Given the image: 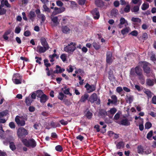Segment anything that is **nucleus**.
Masks as SVG:
<instances>
[{
  "label": "nucleus",
  "instance_id": "obj_48",
  "mask_svg": "<svg viewBox=\"0 0 156 156\" xmlns=\"http://www.w3.org/2000/svg\"><path fill=\"white\" fill-rule=\"evenodd\" d=\"M55 149L57 151L61 152L63 150V148L61 146L58 145L56 146L55 147Z\"/></svg>",
  "mask_w": 156,
  "mask_h": 156
},
{
  "label": "nucleus",
  "instance_id": "obj_28",
  "mask_svg": "<svg viewBox=\"0 0 156 156\" xmlns=\"http://www.w3.org/2000/svg\"><path fill=\"white\" fill-rule=\"evenodd\" d=\"M11 32V31L10 30H8L5 32L3 36V38L5 40H8V37L7 36V35L10 34Z\"/></svg>",
  "mask_w": 156,
  "mask_h": 156
},
{
  "label": "nucleus",
  "instance_id": "obj_10",
  "mask_svg": "<svg viewBox=\"0 0 156 156\" xmlns=\"http://www.w3.org/2000/svg\"><path fill=\"white\" fill-rule=\"evenodd\" d=\"M49 49V48L45 46H41L39 45L37 47L36 51L40 53H43L45 52Z\"/></svg>",
  "mask_w": 156,
  "mask_h": 156
},
{
  "label": "nucleus",
  "instance_id": "obj_54",
  "mask_svg": "<svg viewBox=\"0 0 156 156\" xmlns=\"http://www.w3.org/2000/svg\"><path fill=\"white\" fill-rule=\"evenodd\" d=\"M23 35L26 37H29L31 35V33L29 30H27L24 32Z\"/></svg>",
  "mask_w": 156,
  "mask_h": 156
},
{
  "label": "nucleus",
  "instance_id": "obj_3",
  "mask_svg": "<svg viewBox=\"0 0 156 156\" xmlns=\"http://www.w3.org/2000/svg\"><path fill=\"white\" fill-rule=\"evenodd\" d=\"M28 134V131L23 127H20L17 129L16 134L19 138L23 139Z\"/></svg>",
  "mask_w": 156,
  "mask_h": 156
},
{
  "label": "nucleus",
  "instance_id": "obj_51",
  "mask_svg": "<svg viewBox=\"0 0 156 156\" xmlns=\"http://www.w3.org/2000/svg\"><path fill=\"white\" fill-rule=\"evenodd\" d=\"M43 7L44 9V11L45 12H50V9L49 8H48L45 4H44L43 5Z\"/></svg>",
  "mask_w": 156,
  "mask_h": 156
},
{
  "label": "nucleus",
  "instance_id": "obj_45",
  "mask_svg": "<svg viewBox=\"0 0 156 156\" xmlns=\"http://www.w3.org/2000/svg\"><path fill=\"white\" fill-rule=\"evenodd\" d=\"M4 2L5 5L8 7H10V5L9 3L8 2L7 0H5V1L4 0H2L1 1V4L2 5H4Z\"/></svg>",
  "mask_w": 156,
  "mask_h": 156
},
{
  "label": "nucleus",
  "instance_id": "obj_36",
  "mask_svg": "<svg viewBox=\"0 0 156 156\" xmlns=\"http://www.w3.org/2000/svg\"><path fill=\"white\" fill-rule=\"evenodd\" d=\"M146 84L148 86H152L154 84V83L152 80L149 79H147Z\"/></svg>",
  "mask_w": 156,
  "mask_h": 156
},
{
  "label": "nucleus",
  "instance_id": "obj_37",
  "mask_svg": "<svg viewBox=\"0 0 156 156\" xmlns=\"http://www.w3.org/2000/svg\"><path fill=\"white\" fill-rule=\"evenodd\" d=\"M124 143L123 141H120L117 144L116 147L118 149H120L124 147Z\"/></svg>",
  "mask_w": 156,
  "mask_h": 156
},
{
  "label": "nucleus",
  "instance_id": "obj_12",
  "mask_svg": "<svg viewBox=\"0 0 156 156\" xmlns=\"http://www.w3.org/2000/svg\"><path fill=\"white\" fill-rule=\"evenodd\" d=\"M47 38H45L44 37H42L40 39V41L42 46H45L46 47L49 48L50 47L47 41Z\"/></svg>",
  "mask_w": 156,
  "mask_h": 156
},
{
  "label": "nucleus",
  "instance_id": "obj_62",
  "mask_svg": "<svg viewBox=\"0 0 156 156\" xmlns=\"http://www.w3.org/2000/svg\"><path fill=\"white\" fill-rule=\"evenodd\" d=\"M21 31V28L19 27H16L15 30V33L18 34H19Z\"/></svg>",
  "mask_w": 156,
  "mask_h": 156
},
{
  "label": "nucleus",
  "instance_id": "obj_16",
  "mask_svg": "<svg viewBox=\"0 0 156 156\" xmlns=\"http://www.w3.org/2000/svg\"><path fill=\"white\" fill-rule=\"evenodd\" d=\"M126 23V25H128V22L124 18L121 17L120 19V23L118 25V27L119 28H121L122 27V25L124 24L125 23Z\"/></svg>",
  "mask_w": 156,
  "mask_h": 156
},
{
  "label": "nucleus",
  "instance_id": "obj_42",
  "mask_svg": "<svg viewBox=\"0 0 156 156\" xmlns=\"http://www.w3.org/2000/svg\"><path fill=\"white\" fill-rule=\"evenodd\" d=\"M9 147L12 151H14L16 149L15 145L13 142H11L9 143Z\"/></svg>",
  "mask_w": 156,
  "mask_h": 156
},
{
  "label": "nucleus",
  "instance_id": "obj_39",
  "mask_svg": "<svg viewBox=\"0 0 156 156\" xmlns=\"http://www.w3.org/2000/svg\"><path fill=\"white\" fill-rule=\"evenodd\" d=\"M137 152L139 154H142L144 153L143 147L142 146H138L137 147Z\"/></svg>",
  "mask_w": 156,
  "mask_h": 156
},
{
  "label": "nucleus",
  "instance_id": "obj_23",
  "mask_svg": "<svg viewBox=\"0 0 156 156\" xmlns=\"http://www.w3.org/2000/svg\"><path fill=\"white\" fill-rule=\"evenodd\" d=\"M96 5L98 7H102L104 5V3L101 0H96L95 1Z\"/></svg>",
  "mask_w": 156,
  "mask_h": 156
},
{
  "label": "nucleus",
  "instance_id": "obj_43",
  "mask_svg": "<svg viewBox=\"0 0 156 156\" xmlns=\"http://www.w3.org/2000/svg\"><path fill=\"white\" fill-rule=\"evenodd\" d=\"M129 32V30L128 27H126L125 28H124L121 31V33L123 35L128 33Z\"/></svg>",
  "mask_w": 156,
  "mask_h": 156
},
{
  "label": "nucleus",
  "instance_id": "obj_34",
  "mask_svg": "<svg viewBox=\"0 0 156 156\" xmlns=\"http://www.w3.org/2000/svg\"><path fill=\"white\" fill-rule=\"evenodd\" d=\"M50 126L53 128H55L57 127H60L61 126L60 124L58 123H56L53 122H52L50 123Z\"/></svg>",
  "mask_w": 156,
  "mask_h": 156
},
{
  "label": "nucleus",
  "instance_id": "obj_32",
  "mask_svg": "<svg viewBox=\"0 0 156 156\" xmlns=\"http://www.w3.org/2000/svg\"><path fill=\"white\" fill-rule=\"evenodd\" d=\"M142 1L141 0H132L131 2L136 5H140Z\"/></svg>",
  "mask_w": 156,
  "mask_h": 156
},
{
  "label": "nucleus",
  "instance_id": "obj_27",
  "mask_svg": "<svg viewBox=\"0 0 156 156\" xmlns=\"http://www.w3.org/2000/svg\"><path fill=\"white\" fill-rule=\"evenodd\" d=\"M62 32L65 34H67L69 33L70 30V29L67 26H63L62 27Z\"/></svg>",
  "mask_w": 156,
  "mask_h": 156
},
{
  "label": "nucleus",
  "instance_id": "obj_52",
  "mask_svg": "<svg viewBox=\"0 0 156 156\" xmlns=\"http://www.w3.org/2000/svg\"><path fill=\"white\" fill-rule=\"evenodd\" d=\"M92 115L93 114L91 112H90L89 111H88L87 112L86 114V116L88 119H90L92 117Z\"/></svg>",
  "mask_w": 156,
  "mask_h": 156
},
{
  "label": "nucleus",
  "instance_id": "obj_60",
  "mask_svg": "<svg viewBox=\"0 0 156 156\" xmlns=\"http://www.w3.org/2000/svg\"><path fill=\"white\" fill-rule=\"evenodd\" d=\"M144 93L147 95L149 98H151L152 97L151 93L150 90H146Z\"/></svg>",
  "mask_w": 156,
  "mask_h": 156
},
{
  "label": "nucleus",
  "instance_id": "obj_19",
  "mask_svg": "<svg viewBox=\"0 0 156 156\" xmlns=\"http://www.w3.org/2000/svg\"><path fill=\"white\" fill-rule=\"evenodd\" d=\"M131 20L133 22L132 23L134 25H136L137 23H140L141 22V19L139 18L133 17L131 18Z\"/></svg>",
  "mask_w": 156,
  "mask_h": 156
},
{
  "label": "nucleus",
  "instance_id": "obj_11",
  "mask_svg": "<svg viewBox=\"0 0 156 156\" xmlns=\"http://www.w3.org/2000/svg\"><path fill=\"white\" fill-rule=\"evenodd\" d=\"M85 87L89 93L93 92L95 90V87L94 85H90L88 83L86 84Z\"/></svg>",
  "mask_w": 156,
  "mask_h": 156
},
{
  "label": "nucleus",
  "instance_id": "obj_5",
  "mask_svg": "<svg viewBox=\"0 0 156 156\" xmlns=\"http://www.w3.org/2000/svg\"><path fill=\"white\" fill-rule=\"evenodd\" d=\"M88 101L93 104L95 101L97 105H99L101 103V100L100 98H98L97 95L95 93H94L91 94L89 98Z\"/></svg>",
  "mask_w": 156,
  "mask_h": 156
},
{
  "label": "nucleus",
  "instance_id": "obj_53",
  "mask_svg": "<svg viewBox=\"0 0 156 156\" xmlns=\"http://www.w3.org/2000/svg\"><path fill=\"white\" fill-rule=\"evenodd\" d=\"M45 66L46 67H50L51 66L50 63H48V60L47 59H44V60Z\"/></svg>",
  "mask_w": 156,
  "mask_h": 156
},
{
  "label": "nucleus",
  "instance_id": "obj_9",
  "mask_svg": "<svg viewBox=\"0 0 156 156\" xmlns=\"http://www.w3.org/2000/svg\"><path fill=\"white\" fill-rule=\"evenodd\" d=\"M93 18L95 20H98L100 17L99 12L98 8H95L91 11Z\"/></svg>",
  "mask_w": 156,
  "mask_h": 156
},
{
  "label": "nucleus",
  "instance_id": "obj_47",
  "mask_svg": "<svg viewBox=\"0 0 156 156\" xmlns=\"http://www.w3.org/2000/svg\"><path fill=\"white\" fill-rule=\"evenodd\" d=\"M152 126V124L150 122H147L145 125V127L146 129H149Z\"/></svg>",
  "mask_w": 156,
  "mask_h": 156
},
{
  "label": "nucleus",
  "instance_id": "obj_22",
  "mask_svg": "<svg viewBox=\"0 0 156 156\" xmlns=\"http://www.w3.org/2000/svg\"><path fill=\"white\" fill-rule=\"evenodd\" d=\"M120 124L122 125L125 126H128L130 125V122L126 119H122L120 122Z\"/></svg>",
  "mask_w": 156,
  "mask_h": 156
},
{
  "label": "nucleus",
  "instance_id": "obj_26",
  "mask_svg": "<svg viewBox=\"0 0 156 156\" xmlns=\"http://www.w3.org/2000/svg\"><path fill=\"white\" fill-rule=\"evenodd\" d=\"M92 44L93 47L96 50H98L99 49L101 48V45L98 42H93Z\"/></svg>",
  "mask_w": 156,
  "mask_h": 156
},
{
  "label": "nucleus",
  "instance_id": "obj_56",
  "mask_svg": "<svg viewBox=\"0 0 156 156\" xmlns=\"http://www.w3.org/2000/svg\"><path fill=\"white\" fill-rule=\"evenodd\" d=\"M120 2L121 5H126L129 4V2H126L125 0H120Z\"/></svg>",
  "mask_w": 156,
  "mask_h": 156
},
{
  "label": "nucleus",
  "instance_id": "obj_29",
  "mask_svg": "<svg viewBox=\"0 0 156 156\" xmlns=\"http://www.w3.org/2000/svg\"><path fill=\"white\" fill-rule=\"evenodd\" d=\"M149 6V5L148 3L144 2L142 5L141 8L143 10L145 11L148 9Z\"/></svg>",
  "mask_w": 156,
  "mask_h": 156
},
{
  "label": "nucleus",
  "instance_id": "obj_7",
  "mask_svg": "<svg viewBox=\"0 0 156 156\" xmlns=\"http://www.w3.org/2000/svg\"><path fill=\"white\" fill-rule=\"evenodd\" d=\"M141 63H142V66L144 73L147 74H150L151 70L149 63L145 61L141 62Z\"/></svg>",
  "mask_w": 156,
  "mask_h": 156
},
{
  "label": "nucleus",
  "instance_id": "obj_55",
  "mask_svg": "<svg viewBox=\"0 0 156 156\" xmlns=\"http://www.w3.org/2000/svg\"><path fill=\"white\" fill-rule=\"evenodd\" d=\"M35 59H37L36 61V62L37 63H38L39 64V65H41V62L40 61H41L42 60V58L41 57H37V56H36L35 57Z\"/></svg>",
  "mask_w": 156,
  "mask_h": 156
},
{
  "label": "nucleus",
  "instance_id": "obj_15",
  "mask_svg": "<svg viewBox=\"0 0 156 156\" xmlns=\"http://www.w3.org/2000/svg\"><path fill=\"white\" fill-rule=\"evenodd\" d=\"M65 8L64 7H61L60 8L55 7L54 8L55 11L53 13H55V14L61 13L65 11Z\"/></svg>",
  "mask_w": 156,
  "mask_h": 156
},
{
  "label": "nucleus",
  "instance_id": "obj_50",
  "mask_svg": "<svg viewBox=\"0 0 156 156\" xmlns=\"http://www.w3.org/2000/svg\"><path fill=\"white\" fill-rule=\"evenodd\" d=\"M153 131L151 130L147 133V138L148 140H150L151 138L153 135Z\"/></svg>",
  "mask_w": 156,
  "mask_h": 156
},
{
  "label": "nucleus",
  "instance_id": "obj_40",
  "mask_svg": "<svg viewBox=\"0 0 156 156\" xmlns=\"http://www.w3.org/2000/svg\"><path fill=\"white\" fill-rule=\"evenodd\" d=\"M51 20L53 23L55 24H58L59 23L58 22V18L57 16H53L51 18Z\"/></svg>",
  "mask_w": 156,
  "mask_h": 156
},
{
  "label": "nucleus",
  "instance_id": "obj_64",
  "mask_svg": "<svg viewBox=\"0 0 156 156\" xmlns=\"http://www.w3.org/2000/svg\"><path fill=\"white\" fill-rule=\"evenodd\" d=\"M61 124L63 125H66L68 123V122L67 121H65L64 119H62L60 121Z\"/></svg>",
  "mask_w": 156,
  "mask_h": 156
},
{
  "label": "nucleus",
  "instance_id": "obj_30",
  "mask_svg": "<svg viewBox=\"0 0 156 156\" xmlns=\"http://www.w3.org/2000/svg\"><path fill=\"white\" fill-rule=\"evenodd\" d=\"M33 101L30 97H26L25 99V103L27 105L30 106Z\"/></svg>",
  "mask_w": 156,
  "mask_h": 156
},
{
  "label": "nucleus",
  "instance_id": "obj_61",
  "mask_svg": "<svg viewBox=\"0 0 156 156\" xmlns=\"http://www.w3.org/2000/svg\"><path fill=\"white\" fill-rule=\"evenodd\" d=\"M6 10L4 9H0V15H4L6 13Z\"/></svg>",
  "mask_w": 156,
  "mask_h": 156
},
{
  "label": "nucleus",
  "instance_id": "obj_8",
  "mask_svg": "<svg viewBox=\"0 0 156 156\" xmlns=\"http://www.w3.org/2000/svg\"><path fill=\"white\" fill-rule=\"evenodd\" d=\"M22 77L19 74L16 73L13 75L12 80L16 84H21L22 83Z\"/></svg>",
  "mask_w": 156,
  "mask_h": 156
},
{
  "label": "nucleus",
  "instance_id": "obj_58",
  "mask_svg": "<svg viewBox=\"0 0 156 156\" xmlns=\"http://www.w3.org/2000/svg\"><path fill=\"white\" fill-rule=\"evenodd\" d=\"M138 34V33L137 31L134 30L132 31L130 34H131L133 36H136Z\"/></svg>",
  "mask_w": 156,
  "mask_h": 156
},
{
  "label": "nucleus",
  "instance_id": "obj_1",
  "mask_svg": "<svg viewBox=\"0 0 156 156\" xmlns=\"http://www.w3.org/2000/svg\"><path fill=\"white\" fill-rule=\"evenodd\" d=\"M22 142L25 146L28 147L34 148L37 145L36 142L33 138L28 140L26 139H24L22 140Z\"/></svg>",
  "mask_w": 156,
  "mask_h": 156
},
{
  "label": "nucleus",
  "instance_id": "obj_63",
  "mask_svg": "<svg viewBox=\"0 0 156 156\" xmlns=\"http://www.w3.org/2000/svg\"><path fill=\"white\" fill-rule=\"evenodd\" d=\"M9 126L11 129H14L16 127L15 125L13 122H11L9 124Z\"/></svg>",
  "mask_w": 156,
  "mask_h": 156
},
{
  "label": "nucleus",
  "instance_id": "obj_44",
  "mask_svg": "<svg viewBox=\"0 0 156 156\" xmlns=\"http://www.w3.org/2000/svg\"><path fill=\"white\" fill-rule=\"evenodd\" d=\"M60 58L63 62H65L66 60V55L64 53L62 54L60 56Z\"/></svg>",
  "mask_w": 156,
  "mask_h": 156
},
{
  "label": "nucleus",
  "instance_id": "obj_14",
  "mask_svg": "<svg viewBox=\"0 0 156 156\" xmlns=\"http://www.w3.org/2000/svg\"><path fill=\"white\" fill-rule=\"evenodd\" d=\"M112 54L110 51H108L106 54V62L107 63L110 64L112 62Z\"/></svg>",
  "mask_w": 156,
  "mask_h": 156
},
{
  "label": "nucleus",
  "instance_id": "obj_38",
  "mask_svg": "<svg viewBox=\"0 0 156 156\" xmlns=\"http://www.w3.org/2000/svg\"><path fill=\"white\" fill-rule=\"evenodd\" d=\"M36 92V96L39 98H40L43 94H44L43 92L41 90H37Z\"/></svg>",
  "mask_w": 156,
  "mask_h": 156
},
{
  "label": "nucleus",
  "instance_id": "obj_24",
  "mask_svg": "<svg viewBox=\"0 0 156 156\" xmlns=\"http://www.w3.org/2000/svg\"><path fill=\"white\" fill-rule=\"evenodd\" d=\"M140 5H135L131 9V10L132 12H134L136 14L139 10L140 7Z\"/></svg>",
  "mask_w": 156,
  "mask_h": 156
},
{
  "label": "nucleus",
  "instance_id": "obj_59",
  "mask_svg": "<svg viewBox=\"0 0 156 156\" xmlns=\"http://www.w3.org/2000/svg\"><path fill=\"white\" fill-rule=\"evenodd\" d=\"M63 102H64V104L67 106L70 105L72 104L70 101L68 99H65L64 100Z\"/></svg>",
  "mask_w": 156,
  "mask_h": 156
},
{
  "label": "nucleus",
  "instance_id": "obj_21",
  "mask_svg": "<svg viewBox=\"0 0 156 156\" xmlns=\"http://www.w3.org/2000/svg\"><path fill=\"white\" fill-rule=\"evenodd\" d=\"M30 20L32 21H34V18L36 16V15L35 12L32 11H30L28 16Z\"/></svg>",
  "mask_w": 156,
  "mask_h": 156
},
{
  "label": "nucleus",
  "instance_id": "obj_41",
  "mask_svg": "<svg viewBox=\"0 0 156 156\" xmlns=\"http://www.w3.org/2000/svg\"><path fill=\"white\" fill-rule=\"evenodd\" d=\"M111 98L113 101V104L116 105L117 102V98L116 96L115 95H112Z\"/></svg>",
  "mask_w": 156,
  "mask_h": 156
},
{
  "label": "nucleus",
  "instance_id": "obj_17",
  "mask_svg": "<svg viewBox=\"0 0 156 156\" xmlns=\"http://www.w3.org/2000/svg\"><path fill=\"white\" fill-rule=\"evenodd\" d=\"M99 113L100 115L102 117H105L106 115L109 116L110 118H112V116L110 117L108 114V112H106V110L104 109H101L99 111Z\"/></svg>",
  "mask_w": 156,
  "mask_h": 156
},
{
  "label": "nucleus",
  "instance_id": "obj_2",
  "mask_svg": "<svg viewBox=\"0 0 156 156\" xmlns=\"http://www.w3.org/2000/svg\"><path fill=\"white\" fill-rule=\"evenodd\" d=\"M76 43L75 42H71L64 48V51L68 53L72 54L76 49Z\"/></svg>",
  "mask_w": 156,
  "mask_h": 156
},
{
  "label": "nucleus",
  "instance_id": "obj_20",
  "mask_svg": "<svg viewBox=\"0 0 156 156\" xmlns=\"http://www.w3.org/2000/svg\"><path fill=\"white\" fill-rule=\"evenodd\" d=\"M89 97V95L87 93L85 94L82 96L80 100L79 101L81 102H84L86 100H87Z\"/></svg>",
  "mask_w": 156,
  "mask_h": 156
},
{
  "label": "nucleus",
  "instance_id": "obj_25",
  "mask_svg": "<svg viewBox=\"0 0 156 156\" xmlns=\"http://www.w3.org/2000/svg\"><path fill=\"white\" fill-rule=\"evenodd\" d=\"M138 76V79L140 80V83L142 85L144 84L145 82V80L143 74Z\"/></svg>",
  "mask_w": 156,
  "mask_h": 156
},
{
  "label": "nucleus",
  "instance_id": "obj_6",
  "mask_svg": "<svg viewBox=\"0 0 156 156\" xmlns=\"http://www.w3.org/2000/svg\"><path fill=\"white\" fill-rule=\"evenodd\" d=\"M20 119L16 117L15 119V122L17 124L20 126H23L25 124V122L27 120V116L26 115V116H22L20 117Z\"/></svg>",
  "mask_w": 156,
  "mask_h": 156
},
{
  "label": "nucleus",
  "instance_id": "obj_4",
  "mask_svg": "<svg viewBox=\"0 0 156 156\" xmlns=\"http://www.w3.org/2000/svg\"><path fill=\"white\" fill-rule=\"evenodd\" d=\"M135 74L137 76H140L143 74V70L140 67V66H136L134 69H131L130 71V74L133 76H134Z\"/></svg>",
  "mask_w": 156,
  "mask_h": 156
},
{
  "label": "nucleus",
  "instance_id": "obj_31",
  "mask_svg": "<svg viewBox=\"0 0 156 156\" xmlns=\"http://www.w3.org/2000/svg\"><path fill=\"white\" fill-rule=\"evenodd\" d=\"M111 13L112 16L116 17L118 14V11L116 9H113L111 10Z\"/></svg>",
  "mask_w": 156,
  "mask_h": 156
},
{
  "label": "nucleus",
  "instance_id": "obj_46",
  "mask_svg": "<svg viewBox=\"0 0 156 156\" xmlns=\"http://www.w3.org/2000/svg\"><path fill=\"white\" fill-rule=\"evenodd\" d=\"M127 98L126 100V101L127 102H129V103H131L133 101V98L132 96H130L129 97L127 95Z\"/></svg>",
  "mask_w": 156,
  "mask_h": 156
},
{
  "label": "nucleus",
  "instance_id": "obj_13",
  "mask_svg": "<svg viewBox=\"0 0 156 156\" xmlns=\"http://www.w3.org/2000/svg\"><path fill=\"white\" fill-rule=\"evenodd\" d=\"M120 12L121 13H123L124 12L128 13L130 11V5L129 4L126 5L124 7L123 9V8H121L120 9Z\"/></svg>",
  "mask_w": 156,
  "mask_h": 156
},
{
  "label": "nucleus",
  "instance_id": "obj_49",
  "mask_svg": "<svg viewBox=\"0 0 156 156\" xmlns=\"http://www.w3.org/2000/svg\"><path fill=\"white\" fill-rule=\"evenodd\" d=\"M64 94L62 92H60L59 93V95L58 96V99L61 100H62L63 99L64 97Z\"/></svg>",
  "mask_w": 156,
  "mask_h": 156
},
{
  "label": "nucleus",
  "instance_id": "obj_18",
  "mask_svg": "<svg viewBox=\"0 0 156 156\" xmlns=\"http://www.w3.org/2000/svg\"><path fill=\"white\" fill-rule=\"evenodd\" d=\"M40 102L42 104H44L48 99V96L45 94H43L40 98Z\"/></svg>",
  "mask_w": 156,
  "mask_h": 156
},
{
  "label": "nucleus",
  "instance_id": "obj_35",
  "mask_svg": "<svg viewBox=\"0 0 156 156\" xmlns=\"http://www.w3.org/2000/svg\"><path fill=\"white\" fill-rule=\"evenodd\" d=\"M117 109L115 108H111L109 111H108V113H110L112 116L116 112Z\"/></svg>",
  "mask_w": 156,
  "mask_h": 156
},
{
  "label": "nucleus",
  "instance_id": "obj_57",
  "mask_svg": "<svg viewBox=\"0 0 156 156\" xmlns=\"http://www.w3.org/2000/svg\"><path fill=\"white\" fill-rule=\"evenodd\" d=\"M114 76L113 74L112 71L111 70L109 72L108 78L109 80H111L113 78Z\"/></svg>",
  "mask_w": 156,
  "mask_h": 156
},
{
  "label": "nucleus",
  "instance_id": "obj_33",
  "mask_svg": "<svg viewBox=\"0 0 156 156\" xmlns=\"http://www.w3.org/2000/svg\"><path fill=\"white\" fill-rule=\"evenodd\" d=\"M56 70L54 71V73H62L61 68L58 65H56Z\"/></svg>",
  "mask_w": 156,
  "mask_h": 156
}]
</instances>
